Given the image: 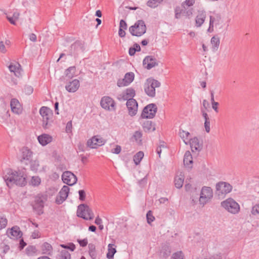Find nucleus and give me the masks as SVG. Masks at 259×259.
<instances>
[{"instance_id":"1","label":"nucleus","mask_w":259,"mask_h":259,"mask_svg":"<svg viewBox=\"0 0 259 259\" xmlns=\"http://www.w3.org/2000/svg\"><path fill=\"white\" fill-rule=\"evenodd\" d=\"M3 178L9 187H11L14 184L23 187L27 184L26 176L23 171L20 170L13 171L9 169Z\"/></svg>"},{"instance_id":"2","label":"nucleus","mask_w":259,"mask_h":259,"mask_svg":"<svg viewBox=\"0 0 259 259\" xmlns=\"http://www.w3.org/2000/svg\"><path fill=\"white\" fill-rule=\"evenodd\" d=\"M147 28L145 22L138 20L133 25L129 27V32L133 36H141L146 32Z\"/></svg>"},{"instance_id":"3","label":"nucleus","mask_w":259,"mask_h":259,"mask_svg":"<svg viewBox=\"0 0 259 259\" xmlns=\"http://www.w3.org/2000/svg\"><path fill=\"white\" fill-rule=\"evenodd\" d=\"M160 82L152 78H149L144 84V91L145 93L150 97L155 96V88L160 86Z\"/></svg>"},{"instance_id":"4","label":"nucleus","mask_w":259,"mask_h":259,"mask_svg":"<svg viewBox=\"0 0 259 259\" xmlns=\"http://www.w3.org/2000/svg\"><path fill=\"white\" fill-rule=\"evenodd\" d=\"M76 214L78 217L85 220H91L94 217L92 209L85 204H81L78 206Z\"/></svg>"},{"instance_id":"5","label":"nucleus","mask_w":259,"mask_h":259,"mask_svg":"<svg viewBox=\"0 0 259 259\" xmlns=\"http://www.w3.org/2000/svg\"><path fill=\"white\" fill-rule=\"evenodd\" d=\"M39 113L42 117L43 127L45 128H49L52 121V110L48 107L42 106L39 109Z\"/></svg>"},{"instance_id":"6","label":"nucleus","mask_w":259,"mask_h":259,"mask_svg":"<svg viewBox=\"0 0 259 259\" xmlns=\"http://www.w3.org/2000/svg\"><path fill=\"white\" fill-rule=\"evenodd\" d=\"M215 189V194L219 198H223L227 194L232 191V186L228 183L219 182L216 184Z\"/></svg>"},{"instance_id":"7","label":"nucleus","mask_w":259,"mask_h":259,"mask_svg":"<svg viewBox=\"0 0 259 259\" xmlns=\"http://www.w3.org/2000/svg\"><path fill=\"white\" fill-rule=\"evenodd\" d=\"M221 206L228 212L238 213L240 211V206L233 198H229L221 202Z\"/></svg>"},{"instance_id":"8","label":"nucleus","mask_w":259,"mask_h":259,"mask_svg":"<svg viewBox=\"0 0 259 259\" xmlns=\"http://www.w3.org/2000/svg\"><path fill=\"white\" fill-rule=\"evenodd\" d=\"M213 197L212 189L209 187L204 186L202 188L200 196L198 197L200 204H206Z\"/></svg>"},{"instance_id":"9","label":"nucleus","mask_w":259,"mask_h":259,"mask_svg":"<svg viewBox=\"0 0 259 259\" xmlns=\"http://www.w3.org/2000/svg\"><path fill=\"white\" fill-rule=\"evenodd\" d=\"M46 200V196L42 194L37 195L34 199V203L33 205V209L38 215H41L44 213V207L45 201Z\"/></svg>"},{"instance_id":"10","label":"nucleus","mask_w":259,"mask_h":259,"mask_svg":"<svg viewBox=\"0 0 259 259\" xmlns=\"http://www.w3.org/2000/svg\"><path fill=\"white\" fill-rule=\"evenodd\" d=\"M157 108L155 104H150L145 107L141 115L142 118H153L157 112Z\"/></svg>"},{"instance_id":"11","label":"nucleus","mask_w":259,"mask_h":259,"mask_svg":"<svg viewBox=\"0 0 259 259\" xmlns=\"http://www.w3.org/2000/svg\"><path fill=\"white\" fill-rule=\"evenodd\" d=\"M101 107L105 110L109 111H115L116 109V103L114 100L110 97L104 96L100 101Z\"/></svg>"},{"instance_id":"12","label":"nucleus","mask_w":259,"mask_h":259,"mask_svg":"<svg viewBox=\"0 0 259 259\" xmlns=\"http://www.w3.org/2000/svg\"><path fill=\"white\" fill-rule=\"evenodd\" d=\"M106 141L100 136L97 135L89 139L87 142V147L94 149L105 144Z\"/></svg>"},{"instance_id":"13","label":"nucleus","mask_w":259,"mask_h":259,"mask_svg":"<svg viewBox=\"0 0 259 259\" xmlns=\"http://www.w3.org/2000/svg\"><path fill=\"white\" fill-rule=\"evenodd\" d=\"M84 50V42L80 40H77L71 45L70 53L71 55L75 56L79 52H83Z\"/></svg>"},{"instance_id":"14","label":"nucleus","mask_w":259,"mask_h":259,"mask_svg":"<svg viewBox=\"0 0 259 259\" xmlns=\"http://www.w3.org/2000/svg\"><path fill=\"white\" fill-rule=\"evenodd\" d=\"M63 182L69 186H72L76 183V176L70 171H64L62 175Z\"/></svg>"},{"instance_id":"15","label":"nucleus","mask_w":259,"mask_h":259,"mask_svg":"<svg viewBox=\"0 0 259 259\" xmlns=\"http://www.w3.org/2000/svg\"><path fill=\"white\" fill-rule=\"evenodd\" d=\"M126 106L127 108L128 113L131 116L136 115L138 112V103L134 99H130L126 101Z\"/></svg>"},{"instance_id":"16","label":"nucleus","mask_w":259,"mask_h":259,"mask_svg":"<svg viewBox=\"0 0 259 259\" xmlns=\"http://www.w3.org/2000/svg\"><path fill=\"white\" fill-rule=\"evenodd\" d=\"M69 191V188L67 186H64L56 198V203L57 204H62L68 197Z\"/></svg>"},{"instance_id":"17","label":"nucleus","mask_w":259,"mask_h":259,"mask_svg":"<svg viewBox=\"0 0 259 259\" xmlns=\"http://www.w3.org/2000/svg\"><path fill=\"white\" fill-rule=\"evenodd\" d=\"M136 95L135 90L132 88H129L125 90V91L123 92L122 94H120L117 99L119 101H128L130 99H134L133 98Z\"/></svg>"},{"instance_id":"18","label":"nucleus","mask_w":259,"mask_h":259,"mask_svg":"<svg viewBox=\"0 0 259 259\" xmlns=\"http://www.w3.org/2000/svg\"><path fill=\"white\" fill-rule=\"evenodd\" d=\"M143 65L145 68L150 70L153 67L158 66V63L154 57L147 56L144 59Z\"/></svg>"},{"instance_id":"19","label":"nucleus","mask_w":259,"mask_h":259,"mask_svg":"<svg viewBox=\"0 0 259 259\" xmlns=\"http://www.w3.org/2000/svg\"><path fill=\"white\" fill-rule=\"evenodd\" d=\"M134 77L135 75L133 72L126 73L124 78L118 80L117 84L119 87L127 86L134 80Z\"/></svg>"},{"instance_id":"20","label":"nucleus","mask_w":259,"mask_h":259,"mask_svg":"<svg viewBox=\"0 0 259 259\" xmlns=\"http://www.w3.org/2000/svg\"><path fill=\"white\" fill-rule=\"evenodd\" d=\"M185 188L187 192L190 193L191 196L192 201L194 203H195L197 202V200L198 199V196L199 195L197 189L196 187L194 188L192 187V185L189 183L186 184L185 185Z\"/></svg>"},{"instance_id":"21","label":"nucleus","mask_w":259,"mask_h":259,"mask_svg":"<svg viewBox=\"0 0 259 259\" xmlns=\"http://www.w3.org/2000/svg\"><path fill=\"white\" fill-rule=\"evenodd\" d=\"M20 151L21 153V162L30 161L32 156V152L26 147H22Z\"/></svg>"},{"instance_id":"22","label":"nucleus","mask_w":259,"mask_h":259,"mask_svg":"<svg viewBox=\"0 0 259 259\" xmlns=\"http://www.w3.org/2000/svg\"><path fill=\"white\" fill-rule=\"evenodd\" d=\"M79 86V81L77 79H74L66 85L65 89L69 93H74L78 89Z\"/></svg>"},{"instance_id":"23","label":"nucleus","mask_w":259,"mask_h":259,"mask_svg":"<svg viewBox=\"0 0 259 259\" xmlns=\"http://www.w3.org/2000/svg\"><path fill=\"white\" fill-rule=\"evenodd\" d=\"M10 106L12 111L16 114L21 113L22 109L19 101L15 98L12 99L10 102Z\"/></svg>"},{"instance_id":"24","label":"nucleus","mask_w":259,"mask_h":259,"mask_svg":"<svg viewBox=\"0 0 259 259\" xmlns=\"http://www.w3.org/2000/svg\"><path fill=\"white\" fill-rule=\"evenodd\" d=\"M206 16V12L204 11H198V15L195 18V25L196 27H200L203 24Z\"/></svg>"},{"instance_id":"25","label":"nucleus","mask_w":259,"mask_h":259,"mask_svg":"<svg viewBox=\"0 0 259 259\" xmlns=\"http://www.w3.org/2000/svg\"><path fill=\"white\" fill-rule=\"evenodd\" d=\"M191 150L193 152L195 151H200L201 149V145L199 143V140L197 138L194 137L189 140Z\"/></svg>"},{"instance_id":"26","label":"nucleus","mask_w":259,"mask_h":259,"mask_svg":"<svg viewBox=\"0 0 259 259\" xmlns=\"http://www.w3.org/2000/svg\"><path fill=\"white\" fill-rule=\"evenodd\" d=\"M39 143L42 146H46L52 141V137L48 134H42L37 138Z\"/></svg>"},{"instance_id":"27","label":"nucleus","mask_w":259,"mask_h":259,"mask_svg":"<svg viewBox=\"0 0 259 259\" xmlns=\"http://www.w3.org/2000/svg\"><path fill=\"white\" fill-rule=\"evenodd\" d=\"M184 164L188 167H191V164L193 163V159L191 154L190 151H187L184 156Z\"/></svg>"},{"instance_id":"28","label":"nucleus","mask_w":259,"mask_h":259,"mask_svg":"<svg viewBox=\"0 0 259 259\" xmlns=\"http://www.w3.org/2000/svg\"><path fill=\"white\" fill-rule=\"evenodd\" d=\"M184 181V175L181 172L179 176H177L175 178L174 183L177 188L180 189L183 185Z\"/></svg>"},{"instance_id":"29","label":"nucleus","mask_w":259,"mask_h":259,"mask_svg":"<svg viewBox=\"0 0 259 259\" xmlns=\"http://www.w3.org/2000/svg\"><path fill=\"white\" fill-rule=\"evenodd\" d=\"M21 65L19 63H16L15 64L11 63L9 66V69L12 72H14L16 76H19L20 75Z\"/></svg>"},{"instance_id":"30","label":"nucleus","mask_w":259,"mask_h":259,"mask_svg":"<svg viewBox=\"0 0 259 259\" xmlns=\"http://www.w3.org/2000/svg\"><path fill=\"white\" fill-rule=\"evenodd\" d=\"M142 126L145 132L154 131L155 130L154 124L150 120L145 121L143 123Z\"/></svg>"},{"instance_id":"31","label":"nucleus","mask_w":259,"mask_h":259,"mask_svg":"<svg viewBox=\"0 0 259 259\" xmlns=\"http://www.w3.org/2000/svg\"><path fill=\"white\" fill-rule=\"evenodd\" d=\"M41 250L44 254L51 255L53 252V247L49 243L45 242L41 246Z\"/></svg>"},{"instance_id":"32","label":"nucleus","mask_w":259,"mask_h":259,"mask_svg":"<svg viewBox=\"0 0 259 259\" xmlns=\"http://www.w3.org/2000/svg\"><path fill=\"white\" fill-rule=\"evenodd\" d=\"M89 253L92 259H96L98 255V252L94 244L89 243L88 245Z\"/></svg>"},{"instance_id":"33","label":"nucleus","mask_w":259,"mask_h":259,"mask_svg":"<svg viewBox=\"0 0 259 259\" xmlns=\"http://www.w3.org/2000/svg\"><path fill=\"white\" fill-rule=\"evenodd\" d=\"M11 235L16 238H21L22 236V232L20 228L17 226L13 227L11 229Z\"/></svg>"},{"instance_id":"34","label":"nucleus","mask_w":259,"mask_h":259,"mask_svg":"<svg viewBox=\"0 0 259 259\" xmlns=\"http://www.w3.org/2000/svg\"><path fill=\"white\" fill-rule=\"evenodd\" d=\"M116 252L115 246L113 244H109L108 245V252L106 257L108 259H113L114 254Z\"/></svg>"},{"instance_id":"35","label":"nucleus","mask_w":259,"mask_h":259,"mask_svg":"<svg viewBox=\"0 0 259 259\" xmlns=\"http://www.w3.org/2000/svg\"><path fill=\"white\" fill-rule=\"evenodd\" d=\"M210 43L212 45V50L213 51H217L219 47L220 44V38L217 36H213L211 37Z\"/></svg>"},{"instance_id":"36","label":"nucleus","mask_w":259,"mask_h":259,"mask_svg":"<svg viewBox=\"0 0 259 259\" xmlns=\"http://www.w3.org/2000/svg\"><path fill=\"white\" fill-rule=\"evenodd\" d=\"M171 253V248L169 246L164 245L162 246L160 251V256L163 258H167Z\"/></svg>"},{"instance_id":"37","label":"nucleus","mask_w":259,"mask_h":259,"mask_svg":"<svg viewBox=\"0 0 259 259\" xmlns=\"http://www.w3.org/2000/svg\"><path fill=\"white\" fill-rule=\"evenodd\" d=\"M70 253L66 250H61L56 256V259H70Z\"/></svg>"},{"instance_id":"38","label":"nucleus","mask_w":259,"mask_h":259,"mask_svg":"<svg viewBox=\"0 0 259 259\" xmlns=\"http://www.w3.org/2000/svg\"><path fill=\"white\" fill-rule=\"evenodd\" d=\"M75 67L74 66H71L67 68L65 71V77H67L69 79L72 78L75 74Z\"/></svg>"},{"instance_id":"39","label":"nucleus","mask_w":259,"mask_h":259,"mask_svg":"<svg viewBox=\"0 0 259 259\" xmlns=\"http://www.w3.org/2000/svg\"><path fill=\"white\" fill-rule=\"evenodd\" d=\"M144 155V154L143 151H139L134 155V161L136 165H138L140 163Z\"/></svg>"},{"instance_id":"40","label":"nucleus","mask_w":259,"mask_h":259,"mask_svg":"<svg viewBox=\"0 0 259 259\" xmlns=\"http://www.w3.org/2000/svg\"><path fill=\"white\" fill-rule=\"evenodd\" d=\"M142 133L140 131H136L133 137L132 138H133L135 141L138 144H142Z\"/></svg>"},{"instance_id":"41","label":"nucleus","mask_w":259,"mask_h":259,"mask_svg":"<svg viewBox=\"0 0 259 259\" xmlns=\"http://www.w3.org/2000/svg\"><path fill=\"white\" fill-rule=\"evenodd\" d=\"M162 2V1L161 0H149L147 2V5L151 8H155L157 7Z\"/></svg>"},{"instance_id":"42","label":"nucleus","mask_w":259,"mask_h":259,"mask_svg":"<svg viewBox=\"0 0 259 259\" xmlns=\"http://www.w3.org/2000/svg\"><path fill=\"white\" fill-rule=\"evenodd\" d=\"M37 250L34 246L29 245L25 249L26 253L28 255H32L35 254Z\"/></svg>"},{"instance_id":"43","label":"nucleus","mask_w":259,"mask_h":259,"mask_svg":"<svg viewBox=\"0 0 259 259\" xmlns=\"http://www.w3.org/2000/svg\"><path fill=\"white\" fill-rule=\"evenodd\" d=\"M179 135L182 139H183L184 142L187 144L186 140H188V137L190 135V133L188 132H186L182 130H180Z\"/></svg>"},{"instance_id":"44","label":"nucleus","mask_w":259,"mask_h":259,"mask_svg":"<svg viewBox=\"0 0 259 259\" xmlns=\"http://www.w3.org/2000/svg\"><path fill=\"white\" fill-rule=\"evenodd\" d=\"M60 246L64 249H69L72 251H73L75 249V245L73 243L62 244L60 245Z\"/></svg>"},{"instance_id":"45","label":"nucleus","mask_w":259,"mask_h":259,"mask_svg":"<svg viewBox=\"0 0 259 259\" xmlns=\"http://www.w3.org/2000/svg\"><path fill=\"white\" fill-rule=\"evenodd\" d=\"M41 182L40 178L38 176H33L31 180V185L33 186H38Z\"/></svg>"},{"instance_id":"46","label":"nucleus","mask_w":259,"mask_h":259,"mask_svg":"<svg viewBox=\"0 0 259 259\" xmlns=\"http://www.w3.org/2000/svg\"><path fill=\"white\" fill-rule=\"evenodd\" d=\"M146 218L147 223L151 224L155 220V217L153 215V212L151 210H149L146 214Z\"/></svg>"},{"instance_id":"47","label":"nucleus","mask_w":259,"mask_h":259,"mask_svg":"<svg viewBox=\"0 0 259 259\" xmlns=\"http://www.w3.org/2000/svg\"><path fill=\"white\" fill-rule=\"evenodd\" d=\"M182 8V5H181V6H177L175 8V18L176 19H180L181 17Z\"/></svg>"},{"instance_id":"48","label":"nucleus","mask_w":259,"mask_h":259,"mask_svg":"<svg viewBox=\"0 0 259 259\" xmlns=\"http://www.w3.org/2000/svg\"><path fill=\"white\" fill-rule=\"evenodd\" d=\"M184 255L182 251H178L174 253L170 259H183Z\"/></svg>"},{"instance_id":"49","label":"nucleus","mask_w":259,"mask_h":259,"mask_svg":"<svg viewBox=\"0 0 259 259\" xmlns=\"http://www.w3.org/2000/svg\"><path fill=\"white\" fill-rule=\"evenodd\" d=\"M195 3V0H186L183 2L182 4L183 7H186L187 8H190L193 6Z\"/></svg>"},{"instance_id":"50","label":"nucleus","mask_w":259,"mask_h":259,"mask_svg":"<svg viewBox=\"0 0 259 259\" xmlns=\"http://www.w3.org/2000/svg\"><path fill=\"white\" fill-rule=\"evenodd\" d=\"M7 220L6 218L0 217V230L5 228L7 225Z\"/></svg>"},{"instance_id":"51","label":"nucleus","mask_w":259,"mask_h":259,"mask_svg":"<svg viewBox=\"0 0 259 259\" xmlns=\"http://www.w3.org/2000/svg\"><path fill=\"white\" fill-rule=\"evenodd\" d=\"M251 213L254 215L259 214V204H256L252 207Z\"/></svg>"},{"instance_id":"52","label":"nucleus","mask_w":259,"mask_h":259,"mask_svg":"<svg viewBox=\"0 0 259 259\" xmlns=\"http://www.w3.org/2000/svg\"><path fill=\"white\" fill-rule=\"evenodd\" d=\"M38 166L39 164L38 162L35 161H31L30 163V168L33 171H36Z\"/></svg>"},{"instance_id":"53","label":"nucleus","mask_w":259,"mask_h":259,"mask_svg":"<svg viewBox=\"0 0 259 259\" xmlns=\"http://www.w3.org/2000/svg\"><path fill=\"white\" fill-rule=\"evenodd\" d=\"M79 199L80 201H83L85 198V192L83 190H80L78 191Z\"/></svg>"},{"instance_id":"54","label":"nucleus","mask_w":259,"mask_h":259,"mask_svg":"<svg viewBox=\"0 0 259 259\" xmlns=\"http://www.w3.org/2000/svg\"><path fill=\"white\" fill-rule=\"evenodd\" d=\"M204 127L205 129V131L207 133H209L210 132V119H206L204 122Z\"/></svg>"},{"instance_id":"55","label":"nucleus","mask_w":259,"mask_h":259,"mask_svg":"<svg viewBox=\"0 0 259 259\" xmlns=\"http://www.w3.org/2000/svg\"><path fill=\"white\" fill-rule=\"evenodd\" d=\"M127 28V25L126 22L124 20H121L119 23V28H121L124 30H126Z\"/></svg>"},{"instance_id":"56","label":"nucleus","mask_w":259,"mask_h":259,"mask_svg":"<svg viewBox=\"0 0 259 259\" xmlns=\"http://www.w3.org/2000/svg\"><path fill=\"white\" fill-rule=\"evenodd\" d=\"M77 241L81 247H85L88 244V239L87 238L82 240L78 239Z\"/></svg>"},{"instance_id":"57","label":"nucleus","mask_w":259,"mask_h":259,"mask_svg":"<svg viewBox=\"0 0 259 259\" xmlns=\"http://www.w3.org/2000/svg\"><path fill=\"white\" fill-rule=\"evenodd\" d=\"M72 128V121H69L66 124V132L67 133L71 132Z\"/></svg>"},{"instance_id":"58","label":"nucleus","mask_w":259,"mask_h":259,"mask_svg":"<svg viewBox=\"0 0 259 259\" xmlns=\"http://www.w3.org/2000/svg\"><path fill=\"white\" fill-rule=\"evenodd\" d=\"M121 150V147L119 145H116V147L113 149H112L111 151L113 153L115 154H119Z\"/></svg>"},{"instance_id":"59","label":"nucleus","mask_w":259,"mask_h":259,"mask_svg":"<svg viewBox=\"0 0 259 259\" xmlns=\"http://www.w3.org/2000/svg\"><path fill=\"white\" fill-rule=\"evenodd\" d=\"M193 14V9L192 8H187L186 9V16L190 17Z\"/></svg>"},{"instance_id":"60","label":"nucleus","mask_w":259,"mask_h":259,"mask_svg":"<svg viewBox=\"0 0 259 259\" xmlns=\"http://www.w3.org/2000/svg\"><path fill=\"white\" fill-rule=\"evenodd\" d=\"M26 245V243L24 241L23 238L20 240L19 248L20 250L23 249Z\"/></svg>"},{"instance_id":"61","label":"nucleus","mask_w":259,"mask_h":259,"mask_svg":"<svg viewBox=\"0 0 259 259\" xmlns=\"http://www.w3.org/2000/svg\"><path fill=\"white\" fill-rule=\"evenodd\" d=\"M147 184V179H146V178H144L143 179L140 180L139 181V185L141 187H144L145 186H146Z\"/></svg>"},{"instance_id":"62","label":"nucleus","mask_w":259,"mask_h":259,"mask_svg":"<svg viewBox=\"0 0 259 259\" xmlns=\"http://www.w3.org/2000/svg\"><path fill=\"white\" fill-rule=\"evenodd\" d=\"M2 248L3 249L2 252L4 254H6L10 250V246L8 245L4 244Z\"/></svg>"},{"instance_id":"63","label":"nucleus","mask_w":259,"mask_h":259,"mask_svg":"<svg viewBox=\"0 0 259 259\" xmlns=\"http://www.w3.org/2000/svg\"><path fill=\"white\" fill-rule=\"evenodd\" d=\"M33 88L31 87V86L26 87L25 88V92L26 93V94H29V95L32 94L33 92Z\"/></svg>"},{"instance_id":"64","label":"nucleus","mask_w":259,"mask_h":259,"mask_svg":"<svg viewBox=\"0 0 259 259\" xmlns=\"http://www.w3.org/2000/svg\"><path fill=\"white\" fill-rule=\"evenodd\" d=\"M77 147H78V150L79 152L80 151L84 152L85 151V147L84 144H81L80 143H79L78 144Z\"/></svg>"}]
</instances>
